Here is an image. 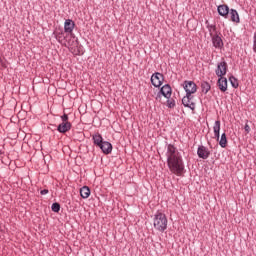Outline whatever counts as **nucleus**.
<instances>
[{"label":"nucleus","instance_id":"1","mask_svg":"<svg viewBox=\"0 0 256 256\" xmlns=\"http://www.w3.org/2000/svg\"><path fill=\"white\" fill-rule=\"evenodd\" d=\"M166 157L168 169H170L171 173L178 175V177L183 175V172L185 171L183 156L177 152V148H175L173 144L167 146Z\"/></svg>","mask_w":256,"mask_h":256},{"label":"nucleus","instance_id":"2","mask_svg":"<svg viewBox=\"0 0 256 256\" xmlns=\"http://www.w3.org/2000/svg\"><path fill=\"white\" fill-rule=\"evenodd\" d=\"M167 223V216L164 213L157 212L154 215L153 225L156 231H159L160 233H165V231H167Z\"/></svg>","mask_w":256,"mask_h":256},{"label":"nucleus","instance_id":"3","mask_svg":"<svg viewBox=\"0 0 256 256\" xmlns=\"http://www.w3.org/2000/svg\"><path fill=\"white\" fill-rule=\"evenodd\" d=\"M171 93H173L171 85L165 84L160 88L159 92L157 93L156 101H161L162 96L165 97V99H171Z\"/></svg>","mask_w":256,"mask_h":256},{"label":"nucleus","instance_id":"4","mask_svg":"<svg viewBox=\"0 0 256 256\" xmlns=\"http://www.w3.org/2000/svg\"><path fill=\"white\" fill-rule=\"evenodd\" d=\"M227 69V62L225 61V58H222L221 61L217 64V68L215 70L217 77H225V75H227Z\"/></svg>","mask_w":256,"mask_h":256},{"label":"nucleus","instance_id":"5","mask_svg":"<svg viewBox=\"0 0 256 256\" xmlns=\"http://www.w3.org/2000/svg\"><path fill=\"white\" fill-rule=\"evenodd\" d=\"M151 84L153 87L159 88L161 85H163V81H165V76H163L160 72H155L152 74L150 78Z\"/></svg>","mask_w":256,"mask_h":256},{"label":"nucleus","instance_id":"6","mask_svg":"<svg viewBox=\"0 0 256 256\" xmlns=\"http://www.w3.org/2000/svg\"><path fill=\"white\" fill-rule=\"evenodd\" d=\"M183 88L186 92V95H193L197 93V84L193 81L185 80L183 83Z\"/></svg>","mask_w":256,"mask_h":256},{"label":"nucleus","instance_id":"7","mask_svg":"<svg viewBox=\"0 0 256 256\" xmlns=\"http://www.w3.org/2000/svg\"><path fill=\"white\" fill-rule=\"evenodd\" d=\"M182 105H184V107H187L188 109H191V111H195L196 104L195 102H193L192 94H186L182 98Z\"/></svg>","mask_w":256,"mask_h":256},{"label":"nucleus","instance_id":"8","mask_svg":"<svg viewBox=\"0 0 256 256\" xmlns=\"http://www.w3.org/2000/svg\"><path fill=\"white\" fill-rule=\"evenodd\" d=\"M197 155L199 159H209V156L211 155V151H209V148L200 145L197 149Z\"/></svg>","mask_w":256,"mask_h":256},{"label":"nucleus","instance_id":"9","mask_svg":"<svg viewBox=\"0 0 256 256\" xmlns=\"http://www.w3.org/2000/svg\"><path fill=\"white\" fill-rule=\"evenodd\" d=\"M229 6L227 4H222L217 7V12L220 15V17H224V19H229Z\"/></svg>","mask_w":256,"mask_h":256},{"label":"nucleus","instance_id":"10","mask_svg":"<svg viewBox=\"0 0 256 256\" xmlns=\"http://www.w3.org/2000/svg\"><path fill=\"white\" fill-rule=\"evenodd\" d=\"M211 37H212L213 47H215V49H223L224 43L221 36H219V34H215L214 36H211Z\"/></svg>","mask_w":256,"mask_h":256},{"label":"nucleus","instance_id":"11","mask_svg":"<svg viewBox=\"0 0 256 256\" xmlns=\"http://www.w3.org/2000/svg\"><path fill=\"white\" fill-rule=\"evenodd\" d=\"M71 127H73L71 122H62L57 126V131L58 133H67L71 131Z\"/></svg>","mask_w":256,"mask_h":256},{"label":"nucleus","instance_id":"12","mask_svg":"<svg viewBox=\"0 0 256 256\" xmlns=\"http://www.w3.org/2000/svg\"><path fill=\"white\" fill-rule=\"evenodd\" d=\"M99 149H101L104 155H110L113 151V145L108 141H104V143L99 146Z\"/></svg>","mask_w":256,"mask_h":256},{"label":"nucleus","instance_id":"13","mask_svg":"<svg viewBox=\"0 0 256 256\" xmlns=\"http://www.w3.org/2000/svg\"><path fill=\"white\" fill-rule=\"evenodd\" d=\"M73 29H75V22L71 19H66L64 22V32L73 33Z\"/></svg>","mask_w":256,"mask_h":256},{"label":"nucleus","instance_id":"14","mask_svg":"<svg viewBox=\"0 0 256 256\" xmlns=\"http://www.w3.org/2000/svg\"><path fill=\"white\" fill-rule=\"evenodd\" d=\"M213 131H214L215 139L217 141H219V139L221 137V134H220V131H221V121H219V120L215 121L214 126H213Z\"/></svg>","mask_w":256,"mask_h":256},{"label":"nucleus","instance_id":"15","mask_svg":"<svg viewBox=\"0 0 256 256\" xmlns=\"http://www.w3.org/2000/svg\"><path fill=\"white\" fill-rule=\"evenodd\" d=\"M217 84H218V88L222 93H225V91H227V78L220 76Z\"/></svg>","mask_w":256,"mask_h":256},{"label":"nucleus","instance_id":"16","mask_svg":"<svg viewBox=\"0 0 256 256\" xmlns=\"http://www.w3.org/2000/svg\"><path fill=\"white\" fill-rule=\"evenodd\" d=\"M92 141L96 147H99L105 143V141L103 140V136H101V134L99 133H95L94 135H92Z\"/></svg>","mask_w":256,"mask_h":256},{"label":"nucleus","instance_id":"17","mask_svg":"<svg viewBox=\"0 0 256 256\" xmlns=\"http://www.w3.org/2000/svg\"><path fill=\"white\" fill-rule=\"evenodd\" d=\"M228 15H230L232 23H241V19L239 18V12H237V10L230 9Z\"/></svg>","mask_w":256,"mask_h":256},{"label":"nucleus","instance_id":"18","mask_svg":"<svg viewBox=\"0 0 256 256\" xmlns=\"http://www.w3.org/2000/svg\"><path fill=\"white\" fill-rule=\"evenodd\" d=\"M53 35L55 39L58 41V43H61V45H63V43L65 42V32L61 30V31L54 32Z\"/></svg>","mask_w":256,"mask_h":256},{"label":"nucleus","instance_id":"19","mask_svg":"<svg viewBox=\"0 0 256 256\" xmlns=\"http://www.w3.org/2000/svg\"><path fill=\"white\" fill-rule=\"evenodd\" d=\"M91 195V189H89L88 186H83L80 189V196L82 199H89V196Z\"/></svg>","mask_w":256,"mask_h":256},{"label":"nucleus","instance_id":"20","mask_svg":"<svg viewBox=\"0 0 256 256\" xmlns=\"http://www.w3.org/2000/svg\"><path fill=\"white\" fill-rule=\"evenodd\" d=\"M206 28L209 31L210 37H213V34L217 33V26L215 24H210L209 21H206Z\"/></svg>","mask_w":256,"mask_h":256},{"label":"nucleus","instance_id":"21","mask_svg":"<svg viewBox=\"0 0 256 256\" xmlns=\"http://www.w3.org/2000/svg\"><path fill=\"white\" fill-rule=\"evenodd\" d=\"M201 89H202V93H204V95H207L209 91H211V84H209V82L207 81H203L201 83Z\"/></svg>","mask_w":256,"mask_h":256},{"label":"nucleus","instance_id":"22","mask_svg":"<svg viewBox=\"0 0 256 256\" xmlns=\"http://www.w3.org/2000/svg\"><path fill=\"white\" fill-rule=\"evenodd\" d=\"M219 145L220 147H222V149H225V147H227V134L226 133H222L220 140H219Z\"/></svg>","mask_w":256,"mask_h":256},{"label":"nucleus","instance_id":"23","mask_svg":"<svg viewBox=\"0 0 256 256\" xmlns=\"http://www.w3.org/2000/svg\"><path fill=\"white\" fill-rule=\"evenodd\" d=\"M229 81L234 89H237V87H239V82L237 81V78H235V76H230Z\"/></svg>","mask_w":256,"mask_h":256},{"label":"nucleus","instance_id":"24","mask_svg":"<svg viewBox=\"0 0 256 256\" xmlns=\"http://www.w3.org/2000/svg\"><path fill=\"white\" fill-rule=\"evenodd\" d=\"M51 209L54 213H59V211H61V204H59V202H54L51 205Z\"/></svg>","mask_w":256,"mask_h":256},{"label":"nucleus","instance_id":"25","mask_svg":"<svg viewBox=\"0 0 256 256\" xmlns=\"http://www.w3.org/2000/svg\"><path fill=\"white\" fill-rule=\"evenodd\" d=\"M167 107H168V109H173V107H175V100H170L168 98V100H167Z\"/></svg>","mask_w":256,"mask_h":256},{"label":"nucleus","instance_id":"26","mask_svg":"<svg viewBox=\"0 0 256 256\" xmlns=\"http://www.w3.org/2000/svg\"><path fill=\"white\" fill-rule=\"evenodd\" d=\"M61 121H62V123H69V115L63 114L61 116Z\"/></svg>","mask_w":256,"mask_h":256},{"label":"nucleus","instance_id":"27","mask_svg":"<svg viewBox=\"0 0 256 256\" xmlns=\"http://www.w3.org/2000/svg\"><path fill=\"white\" fill-rule=\"evenodd\" d=\"M244 131H246V133H250L251 127H249V124H245Z\"/></svg>","mask_w":256,"mask_h":256},{"label":"nucleus","instance_id":"28","mask_svg":"<svg viewBox=\"0 0 256 256\" xmlns=\"http://www.w3.org/2000/svg\"><path fill=\"white\" fill-rule=\"evenodd\" d=\"M47 193H49L48 189H43V190L40 191L41 195H47Z\"/></svg>","mask_w":256,"mask_h":256},{"label":"nucleus","instance_id":"29","mask_svg":"<svg viewBox=\"0 0 256 256\" xmlns=\"http://www.w3.org/2000/svg\"><path fill=\"white\" fill-rule=\"evenodd\" d=\"M71 37H73L75 39V35L74 34H71Z\"/></svg>","mask_w":256,"mask_h":256},{"label":"nucleus","instance_id":"30","mask_svg":"<svg viewBox=\"0 0 256 256\" xmlns=\"http://www.w3.org/2000/svg\"><path fill=\"white\" fill-rule=\"evenodd\" d=\"M68 46H71V42H68Z\"/></svg>","mask_w":256,"mask_h":256}]
</instances>
